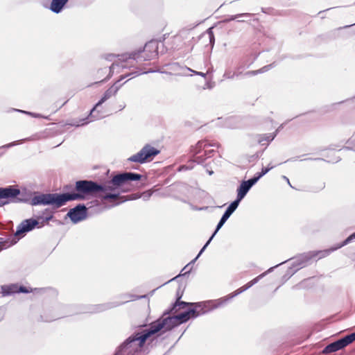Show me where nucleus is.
I'll list each match as a JSON object with an SVG mask.
<instances>
[{
    "label": "nucleus",
    "instance_id": "nucleus-1",
    "mask_svg": "<svg viewBox=\"0 0 355 355\" xmlns=\"http://www.w3.org/2000/svg\"><path fill=\"white\" fill-rule=\"evenodd\" d=\"M105 190V187L93 181L78 180L75 183V192L62 194H41L31 199V205H52L58 208L68 201L85 200Z\"/></svg>",
    "mask_w": 355,
    "mask_h": 355
},
{
    "label": "nucleus",
    "instance_id": "nucleus-2",
    "mask_svg": "<svg viewBox=\"0 0 355 355\" xmlns=\"http://www.w3.org/2000/svg\"><path fill=\"white\" fill-rule=\"evenodd\" d=\"M157 50V41L150 40L145 44L143 49H139L130 53L117 55L112 53V74L114 71L119 73L121 68H129L135 66V64H141L144 61L154 59L158 55Z\"/></svg>",
    "mask_w": 355,
    "mask_h": 355
},
{
    "label": "nucleus",
    "instance_id": "nucleus-3",
    "mask_svg": "<svg viewBox=\"0 0 355 355\" xmlns=\"http://www.w3.org/2000/svg\"><path fill=\"white\" fill-rule=\"evenodd\" d=\"M142 175L133 172H123L112 175V207L116 206L121 202L128 200H135L139 198L137 194L125 196H120L119 190L123 191H129L132 189L131 182L139 181L141 179Z\"/></svg>",
    "mask_w": 355,
    "mask_h": 355
},
{
    "label": "nucleus",
    "instance_id": "nucleus-4",
    "mask_svg": "<svg viewBox=\"0 0 355 355\" xmlns=\"http://www.w3.org/2000/svg\"><path fill=\"white\" fill-rule=\"evenodd\" d=\"M146 326V323L135 326L132 334L116 349L113 355H139L150 338Z\"/></svg>",
    "mask_w": 355,
    "mask_h": 355
},
{
    "label": "nucleus",
    "instance_id": "nucleus-5",
    "mask_svg": "<svg viewBox=\"0 0 355 355\" xmlns=\"http://www.w3.org/2000/svg\"><path fill=\"white\" fill-rule=\"evenodd\" d=\"M175 314V315H170L171 314L164 315L163 313L159 318L150 322L149 326H148V324L145 322L146 324L145 330L149 336H152L161 330H163L164 332L170 331L174 327L184 323L182 320L184 316L183 315H180V313Z\"/></svg>",
    "mask_w": 355,
    "mask_h": 355
},
{
    "label": "nucleus",
    "instance_id": "nucleus-6",
    "mask_svg": "<svg viewBox=\"0 0 355 355\" xmlns=\"http://www.w3.org/2000/svg\"><path fill=\"white\" fill-rule=\"evenodd\" d=\"M160 151L155 147L146 144L137 153L127 159L128 162L144 164L151 161Z\"/></svg>",
    "mask_w": 355,
    "mask_h": 355
},
{
    "label": "nucleus",
    "instance_id": "nucleus-7",
    "mask_svg": "<svg viewBox=\"0 0 355 355\" xmlns=\"http://www.w3.org/2000/svg\"><path fill=\"white\" fill-rule=\"evenodd\" d=\"M189 304H191L187 306H189V308L180 313V315H184L182 320L184 322H187L190 318H196L209 312L205 302H189Z\"/></svg>",
    "mask_w": 355,
    "mask_h": 355
},
{
    "label": "nucleus",
    "instance_id": "nucleus-8",
    "mask_svg": "<svg viewBox=\"0 0 355 355\" xmlns=\"http://www.w3.org/2000/svg\"><path fill=\"white\" fill-rule=\"evenodd\" d=\"M111 92L107 89L101 99L96 104L93 109L90 111L89 115L87 119H84L82 124H86L89 121L98 120L103 118L107 114V111H105L103 107V103L110 98Z\"/></svg>",
    "mask_w": 355,
    "mask_h": 355
},
{
    "label": "nucleus",
    "instance_id": "nucleus-9",
    "mask_svg": "<svg viewBox=\"0 0 355 355\" xmlns=\"http://www.w3.org/2000/svg\"><path fill=\"white\" fill-rule=\"evenodd\" d=\"M220 144L218 142H209L208 140L199 141L195 146H191V152L193 156L195 157V159L193 162L202 164L205 161L206 157H204L203 155H198L202 151L204 152L205 149L208 147L218 148Z\"/></svg>",
    "mask_w": 355,
    "mask_h": 355
},
{
    "label": "nucleus",
    "instance_id": "nucleus-10",
    "mask_svg": "<svg viewBox=\"0 0 355 355\" xmlns=\"http://www.w3.org/2000/svg\"><path fill=\"white\" fill-rule=\"evenodd\" d=\"M24 190L13 187H0V199H16V202H26L28 198L24 194Z\"/></svg>",
    "mask_w": 355,
    "mask_h": 355
},
{
    "label": "nucleus",
    "instance_id": "nucleus-11",
    "mask_svg": "<svg viewBox=\"0 0 355 355\" xmlns=\"http://www.w3.org/2000/svg\"><path fill=\"white\" fill-rule=\"evenodd\" d=\"M291 259L293 260L291 269L295 268L294 272H296L299 269L309 265L313 259V255L309 251L300 254Z\"/></svg>",
    "mask_w": 355,
    "mask_h": 355
},
{
    "label": "nucleus",
    "instance_id": "nucleus-12",
    "mask_svg": "<svg viewBox=\"0 0 355 355\" xmlns=\"http://www.w3.org/2000/svg\"><path fill=\"white\" fill-rule=\"evenodd\" d=\"M67 216L73 223H78L87 218V208L84 205H78L69 211Z\"/></svg>",
    "mask_w": 355,
    "mask_h": 355
},
{
    "label": "nucleus",
    "instance_id": "nucleus-13",
    "mask_svg": "<svg viewBox=\"0 0 355 355\" xmlns=\"http://www.w3.org/2000/svg\"><path fill=\"white\" fill-rule=\"evenodd\" d=\"M182 297V293H181L180 289H178L176 293L175 302L171 306V307L164 311V315L177 313L180 310L187 308L189 304V302L181 301L180 300Z\"/></svg>",
    "mask_w": 355,
    "mask_h": 355
},
{
    "label": "nucleus",
    "instance_id": "nucleus-14",
    "mask_svg": "<svg viewBox=\"0 0 355 355\" xmlns=\"http://www.w3.org/2000/svg\"><path fill=\"white\" fill-rule=\"evenodd\" d=\"M235 297L236 295L234 292H232V293L225 297H220L218 300L207 301L205 302V303L207 304V310L210 311L215 309L222 307L227 304L232 299H233Z\"/></svg>",
    "mask_w": 355,
    "mask_h": 355
},
{
    "label": "nucleus",
    "instance_id": "nucleus-15",
    "mask_svg": "<svg viewBox=\"0 0 355 355\" xmlns=\"http://www.w3.org/2000/svg\"><path fill=\"white\" fill-rule=\"evenodd\" d=\"M38 223H39L37 220L33 218L26 219L22 221L17 227L15 235L19 236L26 232L31 231L38 225Z\"/></svg>",
    "mask_w": 355,
    "mask_h": 355
},
{
    "label": "nucleus",
    "instance_id": "nucleus-16",
    "mask_svg": "<svg viewBox=\"0 0 355 355\" xmlns=\"http://www.w3.org/2000/svg\"><path fill=\"white\" fill-rule=\"evenodd\" d=\"M1 292L3 296L10 295L17 293H29L30 291L24 286H18L16 284H11L8 286H3L1 287Z\"/></svg>",
    "mask_w": 355,
    "mask_h": 355
},
{
    "label": "nucleus",
    "instance_id": "nucleus-17",
    "mask_svg": "<svg viewBox=\"0 0 355 355\" xmlns=\"http://www.w3.org/2000/svg\"><path fill=\"white\" fill-rule=\"evenodd\" d=\"M168 69L173 71L177 76H187L191 69L186 66L180 65L178 62H173L168 64Z\"/></svg>",
    "mask_w": 355,
    "mask_h": 355
},
{
    "label": "nucleus",
    "instance_id": "nucleus-18",
    "mask_svg": "<svg viewBox=\"0 0 355 355\" xmlns=\"http://www.w3.org/2000/svg\"><path fill=\"white\" fill-rule=\"evenodd\" d=\"M343 348H344V345H343V343L341 342V340L338 339L336 341L327 345L323 349L322 353L323 354H329V353L337 352Z\"/></svg>",
    "mask_w": 355,
    "mask_h": 355
},
{
    "label": "nucleus",
    "instance_id": "nucleus-19",
    "mask_svg": "<svg viewBox=\"0 0 355 355\" xmlns=\"http://www.w3.org/2000/svg\"><path fill=\"white\" fill-rule=\"evenodd\" d=\"M338 249H340V248H338V245L329 249L318 251H310V252L313 255V259L318 257V259H320L329 256L331 252Z\"/></svg>",
    "mask_w": 355,
    "mask_h": 355
},
{
    "label": "nucleus",
    "instance_id": "nucleus-20",
    "mask_svg": "<svg viewBox=\"0 0 355 355\" xmlns=\"http://www.w3.org/2000/svg\"><path fill=\"white\" fill-rule=\"evenodd\" d=\"M278 129L272 134H263V135H257L256 136V140L257 142L261 145H264V142H267L266 145L268 146L270 142H271L277 136Z\"/></svg>",
    "mask_w": 355,
    "mask_h": 355
},
{
    "label": "nucleus",
    "instance_id": "nucleus-21",
    "mask_svg": "<svg viewBox=\"0 0 355 355\" xmlns=\"http://www.w3.org/2000/svg\"><path fill=\"white\" fill-rule=\"evenodd\" d=\"M69 0H52L50 9L55 13H59L62 11L65 4Z\"/></svg>",
    "mask_w": 355,
    "mask_h": 355
},
{
    "label": "nucleus",
    "instance_id": "nucleus-22",
    "mask_svg": "<svg viewBox=\"0 0 355 355\" xmlns=\"http://www.w3.org/2000/svg\"><path fill=\"white\" fill-rule=\"evenodd\" d=\"M234 212H232L231 210L227 208V209L223 214L222 217L220 218L219 222L216 225V230L214 232L215 234H216L219 231V230L224 225L225 222L228 220V218Z\"/></svg>",
    "mask_w": 355,
    "mask_h": 355
},
{
    "label": "nucleus",
    "instance_id": "nucleus-23",
    "mask_svg": "<svg viewBox=\"0 0 355 355\" xmlns=\"http://www.w3.org/2000/svg\"><path fill=\"white\" fill-rule=\"evenodd\" d=\"M250 189L244 181H242L237 188V196L243 199Z\"/></svg>",
    "mask_w": 355,
    "mask_h": 355
},
{
    "label": "nucleus",
    "instance_id": "nucleus-24",
    "mask_svg": "<svg viewBox=\"0 0 355 355\" xmlns=\"http://www.w3.org/2000/svg\"><path fill=\"white\" fill-rule=\"evenodd\" d=\"M243 74L242 71H234L230 69H227L223 74V78L226 79L233 80L236 78H239Z\"/></svg>",
    "mask_w": 355,
    "mask_h": 355
},
{
    "label": "nucleus",
    "instance_id": "nucleus-25",
    "mask_svg": "<svg viewBox=\"0 0 355 355\" xmlns=\"http://www.w3.org/2000/svg\"><path fill=\"white\" fill-rule=\"evenodd\" d=\"M251 15H252V14L248 12L240 13L234 15H229L224 19V22L227 23L233 20H237L239 22H243L244 20L239 19V18L241 17H250Z\"/></svg>",
    "mask_w": 355,
    "mask_h": 355
},
{
    "label": "nucleus",
    "instance_id": "nucleus-26",
    "mask_svg": "<svg viewBox=\"0 0 355 355\" xmlns=\"http://www.w3.org/2000/svg\"><path fill=\"white\" fill-rule=\"evenodd\" d=\"M134 73H135V74H137V71H135V72H134ZM132 74H133V73H124V74L121 75V76H120V78H119V80H117L116 82H114V83H112V88H114V89H115L114 92H117V90L120 88V87L123 84V83L120 84V82H121L122 80H123L124 78H127L128 76H130V75H132Z\"/></svg>",
    "mask_w": 355,
    "mask_h": 355
},
{
    "label": "nucleus",
    "instance_id": "nucleus-27",
    "mask_svg": "<svg viewBox=\"0 0 355 355\" xmlns=\"http://www.w3.org/2000/svg\"><path fill=\"white\" fill-rule=\"evenodd\" d=\"M340 340L344 345V347H345L355 340V331L344 336L343 338H340Z\"/></svg>",
    "mask_w": 355,
    "mask_h": 355
},
{
    "label": "nucleus",
    "instance_id": "nucleus-28",
    "mask_svg": "<svg viewBox=\"0 0 355 355\" xmlns=\"http://www.w3.org/2000/svg\"><path fill=\"white\" fill-rule=\"evenodd\" d=\"M243 200V198H240L239 196H236V198L230 203V205L227 207V209L231 210L232 212H234L235 210L239 207V205L240 202Z\"/></svg>",
    "mask_w": 355,
    "mask_h": 355
},
{
    "label": "nucleus",
    "instance_id": "nucleus-29",
    "mask_svg": "<svg viewBox=\"0 0 355 355\" xmlns=\"http://www.w3.org/2000/svg\"><path fill=\"white\" fill-rule=\"evenodd\" d=\"M254 284L252 283V281H250L248 283H247L245 285L241 286V288L236 290L234 292L236 296L239 295V294L242 293L243 292L245 291L250 287H252Z\"/></svg>",
    "mask_w": 355,
    "mask_h": 355
},
{
    "label": "nucleus",
    "instance_id": "nucleus-30",
    "mask_svg": "<svg viewBox=\"0 0 355 355\" xmlns=\"http://www.w3.org/2000/svg\"><path fill=\"white\" fill-rule=\"evenodd\" d=\"M254 284L252 283V281H250L248 283H247L245 285L241 286V288L236 290L234 292L236 296L239 295V294L242 293L243 292L245 291L250 287H252Z\"/></svg>",
    "mask_w": 355,
    "mask_h": 355
},
{
    "label": "nucleus",
    "instance_id": "nucleus-31",
    "mask_svg": "<svg viewBox=\"0 0 355 355\" xmlns=\"http://www.w3.org/2000/svg\"><path fill=\"white\" fill-rule=\"evenodd\" d=\"M355 240V232L349 235L346 239H345L342 243L338 245V248H341L342 247L349 244Z\"/></svg>",
    "mask_w": 355,
    "mask_h": 355
},
{
    "label": "nucleus",
    "instance_id": "nucleus-32",
    "mask_svg": "<svg viewBox=\"0 0 355 355\" xmlns=\"http://www.w3.org/2000/svg\"><path fill=\"white\" fill-rule=\"evenodd\" d=\"M275 267H271L267 271L263 272L262 274L258 275L257 277H255L254 279H253L252 281V283L254 285L255 284H257L261 278H263L266 274H268V272H270L271 271H272L273 268Z\"/></svg>",
    "mask_w": 355,
    "mask_h": 355
},
{
    "label": "nucleus",
    "instance_id": "nucleus-33",
    "mask_svg": "<svg viewBox=\"0 0 355 355\" xmlns=\"http://www.w3.org/2000/svg\"><path fill=\"white\" fill-rule=\"evenodd\" d=\"M216 234L214 232L212 234L211 237L209 239V240L206 242V243L204 245V246L202 248V249L200 250L199 253L197 255V258H199V257L202 254V253L205 251V250L207 248V247L209 245L213 238L215 236Z\"/></svg>",
    "mask_w": 355,
    "mask_h": 355
},
{
    "label": "nucleus",
    "instance_id": "nucleus-34",
    "mask_svg": "<svg viewBox=\"0 0 355 355\" xmlns=\"http://www.w3.org/2000/svg\"><path fill=\"white\" fill-rule=\"evenodd\" d=\"M243 181L247 184L248 186H249L250 188H252L253 185H254L258 182L254 177L248 180Z\"/></svg>",
    "mask_w": 355,
    "mask_h": 355
},
{
    "label": "nucleus",
    "instance_id": "nucleus-35",
    "mask_svg": "<svg viewBox=\"0 0 355 355\" xmlns=\"http://www.w3.org/2000/svg\"><path fill=\"white\" fill-rule=\"evenodd\" d=\"M243 181L247 184L248 186H249L250 188H252L253 185H254L258 182L254 177L248 180Z\"/></svg>",
    "mask_w": 355,
    "mask_h": 355
},
{
    "label": "nucleus",
    "instance_id": "nucleus-36",
    "mask_svg": "<svg viewBox=\"0 0 355 355\" xmlns=\"http://www.w3.org/2000/svg\"><path fill=\"white\" fill-rule=\"evenodd\" d=\"M243 181L247 184L248 186H249L250 188H252L253 185H254L258 182L254 177L248 180Z\"/></svg>",
    "mask_w": 355,
    "mask_h": 355
},
{
    "label": "nucleus",
    "instance_id": "nucleus-37",
    "mask_svg": "<svg viewBox=\"0 0 355 355\" xmlns=\"http://www.w3.org/2000/svg\"><path fill=\"white\" fill-rule=\"evenodd\" d=\"M263 152V150L257 152L255 154H254L253 155H252L250 157V159H249V161L252 162V161L259 159L262 155Z\"/></svg>",
    "mask_w": 355,
    "mask_h": 355
},
{
    "label": "nucleus",
    "instance_id": "nucleus-38",
    "mask_svg": "<svg viewBox=\"0 0 355 355\" xmlns=\"http://www.w3.org/2000/svg\"><path fill=\"white\" fill-rule=\"evenodd\" d=\"M23 140H20V141H13V142H11V143H9L8 144H6V145H3L1 147V148H10V147H12L14 146H16L17 144H19V143H21Z\"/></svg>",
    "mask_w": 355,
    "mask_h": 355
},
{
    "label": "nucleus",
    "instance_id": "nucleus-39",
    "mask_svg": "<svg viewBox=\"0 0 355 355\" xmlns=\"http://www.w3.org/2000/svg\"><path fill=\"white\" fill-rule=\"evenodd\" d=\"M273 64H274V63L263 67L262 68L258 69V73H264V72L267 71L272 67Z\"/></svg>",
    "mask_w": 355,
    "mask_h": 355
},
{
    "label": "nucleus",
    "instance_id": "nucleus-40",
    "mask_svg": "<svg viewBox=\"0 0 355 355\" xmlns=\"http://www.w3.org/2000/svg\"><path fill=\"white\" fill-rule=\"evenodd\" d=\"M257 74H259L258 70H254V71H246L244 73H243V74L241 76H256Z\"/></svg>",
    "mask_w": 355,
    "mask_h": 355
},
{
    "label": "nucleus",
    "instance_id": "nucleus-41",
    "mask_svg": "<svg viewBox=\"0 0 355 355\" xmlns=\"http://www.w3.org/2000/svg\"><path fill=\"white\" fill-rule=\"evenodd\" d=\"M349 145H352V147H349V146H347L345 147V148L347 149V150H349V149H352V148H354V150H355V139H349L347 142Z\"/></svg>",
    "mask_w": 355,
    "mask_h": 355
},
{
    "label": "nucleus",
    "instance_id": "nucleus-42",
    "mask_svg": "<svg viewBox=\"0 0 355 355\" xmlns=\"http://www.w3.org/2000/svg\"><path fill=\"white\" fill-rule=\"evenodd\" d=\"M275 167V166L270 165L269 164L267 167H263L261 168V171L264 175H266L267 173H268L271 169H272Z\"/></svg>",
    "mask_w": 355,
    "mask_h": 355
},
{
    "label": "nucleus",
    "instance_id": "nucleus-43",
    "mask_svg": "<svg viewBox=\"0 0 355 355\" xmlns=\"http://www.w3.org/2000/svg\"><path fill=\"white\" fill-rule=\"evenodd\" d=\"M214 153V150H208L207 148L204 150V157H210L211 154Z\"/></svg>",
    "mask_w": 355,
    "mask_h": 355
},
{
    "label": "nucleus",
    "instance_id": "nucleus-44",
    "mask_svg": "<svg viewBox=\"0 0 355 355\" xmlns=\"http://www.w3.org/2000/svg\"><path fill=\"white\" fill-rule=\"evenodd\" d=\"M193 162L191 163V164L187 165H182L180 167V171L182 170H191L193 168V166L192 165Z\"/></svg>",
    "mask_w": 355,
    "mask_h": 355
},
{
    "label": "nucleus",
    "instance_id": "nucleus-45",
    "mask_svg": "<svg viewBox=\"0 0 355 355\" xmlns=\"http://www.w3.org/2000/svg\"><path fill=\"white\" fill-rule=\"evenodd\" d=\"M191 270V267H190L187 270H186V271L184 272V273H180V275H178V276H176L175 277H174V278L171 279V280H169V281H168V282H171V281H173V280H174L175 279H177V278H178V277H179L180 276H184V275H186L187 274L190 273Z\"/></svg>",
    "mask_w": 355,
    "mask_h": 355
},
{
    "label": "nucleus",
    "instance_id": "nucleus-46",
    "mask_svg": "<svg viewBox=\"0 0 355 355\" xmlns=\"http://www.w3.org/2000/svg\"><path fill=\"white\" fill-rule=\"evenodd\" d=\"M209 31V40H210V43L211 44H214V33L213 32L211 31V29L209 28L208 30Z\"/></svg>",
    "mask_w": 355,
    "mask_h": 355
},
{
    "label": "nucleus",
    "instance_id": "nucleus-47",
    "mask_svg": "<svg viewBox=\"0 0 355 355\" xmlns=\"http://www.w3.org/2000/svg\"><path fill=\"white\" fill-rule=\"evenodd\" d=\"M198 259V258H197V257H196L190 263H189L187 266H185L184 268L182 270L181 272H182L185 270V268H189L190 267V266L193 265Z\"/></svg>",
    "mask_w": 355,
    "mask_h": 355
},
{
    "label": "nucleus",
    "instance_id": "nucleus-48",
    "mask_svg": "<svg viewBox=\"0 0 355 355\" xmlns=\"http://www.w3.org/2000/svg\"><path fill=\"white\" fill-rule=\"evenodd\" d=\"M148 297V295H133L132 296V300H139V299H143V298H146Z\"/></svg>",
    "mask_w": 355,
    "mask_h": 355
},
{
    "label": "nucleus",
    "instance_id": "nucleus-49",
    "mask_svg": "<svg viewBox=\"0 0 355 355\" xmlns=\"http://www.w3.org/2000/svg\"><path fill=\"white\" fill-rule=\"evenodd\" d=\"M152 195V192H150V191H148L145 193H144V198L145 200H148Z\"/></svg>",
    "mask_w": 355,
    "mask_h": 355
},
{
    "label": "nucleus",
    "instance_id": "nucleus-50",
    "mask_svg": "<svg viewBox=\"0 0 355 355\" xmlns=\"http://www.w3.org/2000/svg\"><path fill=\"white\" fill-rule=\"evenodd\" d=\"M191 72H193V73L196 74V75H198V76H200L202 77H205L206 76V73H203V72H198V71H193L191 69V71H190Z\"/></svg>",
    "mask_w": 355,
    "mask_h": 355
},
{
    "label": "nucleus",
    "instance_id": "nucleus-51",
    "mask_svg": "<svg viewBox=\"0 0 355 355\" xmlns=\"http://www.w3.org/2000/svg\"><path fill=\"white\" fill-rule=\"evenodd\" d=\"M18 112H23V113H25V114H30V115H32L35 117H37L38 115L37 114H33L31 112H26V111H22V110H17Z\"/></svg>",
    "mask_w": 355,
    "mask_h": 355
},
{
    "label": "nucleus",
    "instance_id": "nucleus-52",
    "mask_svg": "<svg viewBox=\"0 0 355 355\" xmlns=\"http://www.w3.org/2000/svg\"><path fill=\"white\" fill-rule=\"evenodd\" d=\"M125 105L124 103H121L117 107V111L122 110L125 107Z\"/></svg>",
    "mask_w": 355,
    "mask_h": 355
},
{
    "label": "nucleus",
    "instance_id": "nucleus-53",
    "mask_svg": "<svg viewBox=\"0 0 355 355\" xmlns=\"http://www.w3.org/2000/svg\"><path fill=\"white\" fill-rule=\"evenodd\" d=\"M282 178H283V179H284V180H286V182H287V183H288V184L291 187H292V188H293V186L291 185V182H290V181H289V179H288L286 176L283 175V176H282Z\"/></svg>",
    "mask_w": 355,
    "mask_h": 355
},
{
    "label": "nucleus",
    "instance_id": "nucleus-54",
    "mask_svg": "<svg viewBox=\"0 0 355 355\" xmlns=\"http://www.w3.org/2000/svg\"><path fill=\"white\" fill-rule=\"evenodd\" d=\"M244 69V67H243V66H242V65H239V66H238V67L236 68V70H235L234 71H242V72H243L242 69Z\"/></svg>",
    "mask_w": 355,
    "mask_h": 355
},
{
    "label": "nucleus",
    "instance_id": "nucleus-55",
    "mask_svg": "<svg viewBox=\"0 0 355 355\" xmlns=\"http://www.w3.org/2000/svg\"><path fill=\"white\" fill-rule=\"evenodd\" d=\"M304 160H324V159H322V158H311V157H309V158L304 159Z\"/></svg>",
    "mask_w": 355,
    "mask_h": 355
},
{
    "label": "nucleus",
    "instance_id": "nucleus-56",
    "mask_svg": "<svg viewBox=\"0 0 355 355\" xmlns=\"http://www.w3.org/2000/svg\"><path fill=\"white\" fill-rule=\"evenodd\" d=\"M256 176L258 177V178H261V177H263V175H265L262 171L259 172V173H257L256 174Z\"/></svg>",
    "mask_w": 355,
    "mask_h": 355
},
{
    "label": "nucleus",
    "instance_id": "nucleus-57",
    "mask_svg": "<svg viewBox=\"0 0 355 355\" xmlns=\"http://www.w3.org/2000/svg\"><path fill=\"white\" fill-rule=\"evenodd\" d=\"M339 160H340V159L336 158V159H331V160H329L328 162H332V163H336V162H338Z\"/></svg>",
    "mask_w": 355,
    "mask_h": 355
},
{
    "label": "nucleus",
    "instance_id": "nucleus-58",
    "mask_svg": "<svg viewBox=\"0 0 355 355\" xmlns=\"http://www.w3.org/2000/svg\"><path fill=\"white\" fill-rule=\"evenodd\" d=\"M324 188V183L322 182L318 188V190H322Z\"/></svg>",
    "mask_w": 355,
    "mask_h": 355
},
{
    "label": "nucleus",
    "instance_id": "nucleus-59",
    "mask_svg": "<svg viewBox=\"0 0 355 355\" xmlns=\"http://www.w3.org/2000/svg\"><path fill=\"white\" fill-rule=\"evenodd\" d=\"M103 198H111V193H106Z\"/></svg>",
    "mask_w": 355,
    "mask_h": 355
},
{
    "label": "nucleus",
    "instance_id": "nucleus-60",
    "mask_svg": "<svg viewBox=\"0 0 355 355\" xmlns=\"http://www.w3.org/2000/svg\"><path fill=\"white\" fill-rule=\"evenodd\" d=\"M354 25H355V23H354V24H352V25H347V26H345L343 27V28H349V27H350V26H354Z\"/></svg>",
    "mask_w": 355,
    "mask_h": 355
},
{
    "label": "nucleus",
    "instance_id": "nucleus-61",
    "mask_svg": "<svg viewBox=\"0 0 355 355\" xmlns=\"http://www.w3.org/2000/svg\"><path fill=\"white\" fill-rule=\"evenodd\" d=\"M155 289L153 290L152 291L150 292L149 295H153V293H155Z\"/></svg>",
    "mask_w": 355,
    "mask_h": 355
},
{
    "label": "nucleus",
    "instance_id": "nucleus-62",
    "mask_svg": "<svg viewBox=\"0 0 355 355\" xmlns=\"http://www.w3.org/2000/svg\"><path fill=\"white\" fill-rule=\"evenodd\" d=\"M296 159L295 158H291V159H288L287 161H295Z\"/></svg>",
    "mask_w": 355,
    "mask_h": 355
},
{
    "label": "nucleus",
    "instance_id": "nucleus-63",
    "mask_svg": "<svg viewBox=\"0 0 355 355\" xmlns=\"http://www.w3.org/2000/svg\"><path fill=\"white\" fill-rule=\"evenodd\" d=\"M253 177H254V178L257 181H259V178H258V177H257V176H256V175H254Z\"/></svg>",
    "mask_w": 355,
    "mask_h": 355
},
{
    "label": "nucleus",
    "instance_id": "nucleus-64",
    "mask_svg": "<svg viewBox=\"0 0 355 355\" xmlns=\"http://www.w3.org/2000/svg\"><path fill=\"white\" fill-rule=\"evenodd\" d=\"M208 173H209V175H212L214 172L212 171H210Z\"/></svg>",
    "mask_w": 355,
    "mask_h": 355
}]
</instances>
